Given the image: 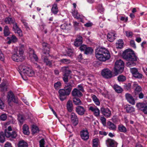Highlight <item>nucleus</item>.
Listing matches in <instances>:
<instances>
[{"label": "nucleus", "instance_id": "f257e3e1", "mask_svg": "<svg viewBox=\"0 0 147 147\" xmlns=\"http://www.w3.org/2000/svg\"><path fill=\"white\" fill-rule=\"evenodd\" d=\"M95 54L96 58L99 60L102 61H105L110 57L109 52L104 48H101L96 49Z\"/></svg>", "mask_w": 147, "mask_h": 147}, {"label": "nucleus", "instance_id": "f03ea898", "mask_svg": "<svg viewBox=\"0 0 147 147\" xmlns=\"http://www.w3.org/2000/svg\"><path fill=\"white\" fill-rule=\"evenodd\" d=\"M5 22L7 24H12L13 25V30L15 33H17L19 36H22V31L15 22V20L14 18L9 17L6 18L5 20Z\"/></svg>", "mask_w": 147, "mask_h": 147}, {"label": "nucleus", "instance_id": "7ed1b4c3", "mask_svg": "<svg viewBox=\"0 0 147 147\" xmlns=\"http://www.w3.org/2000/svg\"><path fill=\"white\" fill-rule=\"evenodd\" d=\"M19 69V73L22 76H23V74L29 77H32L34 75V72L32 69L23 65H20Z\"/></svg>", "mask_w": 147, "mask_h": 147}, {"label": "nucleus", "instance_id": "20e7f679", "mask_svg": "<svg viewBox=\"0 0 147 147\" xmlns=\"http://www.w3.org/2000/svg\"><path fill=\"white\" fill-rule=\"evenodd\" d=\"M124 68V63L123 61L119 60L115 63L114 67V74L115 76L120 74L123 72Z\"/></svg>", "mask_w": 147, "mask_h": 147}, {"label": "nucleus", "instance_id": "39448f33", "mask_svg": "<svg viewBox=\"0 0 147 147\" xmlns=\"http://www.w3.org/2000/svg\"><path fill=\"white\" fill-rule=\"evenodd\" d=\"M14 53L12 56V59L13 61L18 62L24 60V58L23 57V53H22L21 49L18 50L17 48H14Z\"/></svg>", "mask_w": 147, "mask_h": 147}, {"label": "nucleus", "instance_id": "423d86ee", "mask_svg": "<svg viewBox=\"0 0 147 147\" xmlns=\"http://www.w3.org/2000/svg\"><path fill=\"white\" fill-rule=\"evenodd\" d=\"M137 58L134 51L132 49H129V65H135L136 63L135 62L137 61Z\"/></svg>", "mask_w": 147, "mask_h": 147}, {"label": "nucleus", "instance_id": "0eeeda50", "mask_svg": "<svg viewBox=\"0 0 147 147\" xmlns=\"http://www.w3.org/2000/svg\"><path fill=\"white\" fill-rule=\"evenodd\" d=\"M12 129L11 127L9 126L7 129H6L5 130V135L7 138H15L17 136L16 133L15 131H13L11 132Z\"/></svg>", "mask_w": 147, "mask_h": 147}, {"label": "nucleus", "instance_id": "6e6552de", "mask_svg": "<svg viewBox=\"0 0 147 147\" xmlns=\"http://www.w3.org/2000/svg\"><path fill=\"white\" fill-rule=\"evenodd\" d=\"M58 92L60 99L62 101L66 99L67 96L69 95L70 93L64 88L59 90Z\"/></svg>", "mask_w": 147, "mask_h": 147}, {"label": "nucleus", "instance_id": "1a4fd4ad", "mask_svg": "<svg viewBox=\"0 0 147 147\" xmlns=\"http://www.w3.org/2000/svg\"><path fill=\"white\" fill-rule=\"evenodd\" d=\"M71 123L74 126H76L78 123V119L76 114L74 113H72L70 115Z\"/></svg>", "mask_w": 147, "mask_h": 147}, {"label": "nucleus", "instance_id": "9d476101", "mask_svg": "<svg viewBox=\"0 0 147 147\" xmlns=\"http://www.w3.org/2000/svg\"><path fill=\"white\" fill-rule=\"evenodd\" d=\"M101 74L104 78H110L112 77V72L108 69H103L102 71Z\"/></svg>", "mask_w": 147, "mask_h": 147}, {"label": "nucleus", "instance_id": "9b49d317", "mask_svg": "<svg viewBox=\"0 0 147 147\" xmlns=\"http://www.w3.org/2000/svg\"><path fill=\"white\" fill-rule=\"evenodd\" d=\"M89 110L92 112L93 115L96 117L100 115V110L96 106H90L89 107Z\"/></svg>", "mask_w": 147, "mask_h": 147}, {"label": "nucleus", "instance_id": "f8f14e48", "mask_svg": "<svg viewBox=\"0 0 147 147\" xmlns=\"http://www.w3.org/2000/svg\"><path fill=\"white\" fill-rule=\"evenodd\" d=\"M100 111L101 113L106 117H109L111 115V111L108 108L102 107L100 109Z\"/></svg>", "mask_w": 147, "mask_h": 147}, {"label": "nucleus", "instance_id": "ddd939ff", "mask_svg": "<svg viewBox=\"0 0 147 147\" xmlns=\"http://www.w3.org/2000/svg\"><path fill=\"white\" fill-rule=\"evenodd\" d=\"M80 136L82 139L84 140H87L89 138V133L87 130H83L80 132Z\"/></svg>", "mask_w": 147, "mask_h": 147}, {"label": "nucleus", "instance_id": "4468645a", "mask_svg": "<svg viewBox=\"0 0 147 147\" xmlns=\"http://www.w3.org/2000/svg\"><path fill=\"white\" fill-rule=\"evenodd\" d=\"M72 95L74 97H80L83 96V94L79 90L76 88H74L71 92Z\"/></svg>", "mask_w": 147, "mask_h": 147}, {"label": "nucleus", "instance_id": "2eb2a0df", "mask_svg": "<svg viewBox=\"0 0 147 147\" xmlns=\"http://www.w3.org/2000/svg\"><path fill=\"white\" fill-rule=\"evenodd\" d=\"M42 59L47 65L49 66L50 67H52V61L49 60L47 56L45 55H43L42 56Z\"/></svg>", "mask_w": 147, "mask_h": 147}, {"label": "nucleus", "instance_id": "dca6fc26", "mask_svg": "<svg viewBox=\"0 0 147 147\" xmlns=\"http://www.w3.org/2000/svg\"><path fill=\"white\" fill-rule=\"evenodd\" d=\"M76 111L80 115H83L86 112V109L82 106H79L76 107Z\"/></svg>", "mask_w": 147, "mask_h": 147}, {"label": "nucleus", "instance_id": "f3484780", "mask_svg": "<svg viewBox=\"0 0 147 147\" xmlns=\"http://www.w3.org/2000/svg\"><path fill=\"white\" fill-rule=\"evenodd\" d=\"M74 87V82L72 81L69 82L65 83L64 88L70 93L72 87Z\"/></svg>", "mask_w": 147, "mask_h": 147}, {"label": "nucleus", "instance_id": "a211bd4d", "mask_svg": "<svg viewBox=\"0 0 147 147\" xmlns=\"http://www.w3.org/2000/svg\"><path fill=\"white\" fill-rule=\"evenodd\" d=\"M106 144L108 147H117V144L114 140L108 139L106 141Z\"/></svg>", "mask_w": 147, "mask_h": 147}, {"label": "nucleus", "instance_id": "6ab92c4d", "mask_svg": "<svg viewBox=\"0 0 147 147\" xmlns=\"http://www.w3.org/2000/svg\"><path fill=\"white\" fill-rule=\"evenodd\" d=\"M7 98L9 102L13 101L16 103H18V102L17 99L15 98L13 93L11 92H10L9 93Z\"/></svg>", "mask_w": 147, "mask_h": 147}, {"label": "nucleus", "instance_id": "aec40b11", "mask_svg": "<svg viewBox=\"0 0 147 147\" xmlns=\"http://www.w3.org/2000/svg\"><path fill=\"white\" fill-rule=\"evenodd\" d=\"M83 43L82 38V36H79L75 39L74 42V45L76 47L80 46Z\"/></svg>", "mask_w": 147, "mask_h": 147}, {"label": "nucleus", "instance_id": "412c9836", "mask_svg": "<svg viewBox=\"0 0 147 147\" xmlns=\"http://www.w3.org/2000/svg\"><path fill=\"white\" fill-rule=\"evenodd\" d=\"M134 88H135L134 92L136 95L138 93L142 92V89L140 86L138 85L136 82H134L133 84Z\"/></svg>", "mask_w": 147, "mask_h": 147}, {"label": "nucleus", "instance_id": "4be33fe9", "mask_svg": "<svg viewBox=\"0 0 147 147\" xmlns=\"http://www.w3.org/2000/svg\"><path fill=\"white\" fill-rule=\"evenodd\" d=\"M67 109V111L69 112H71L73 109V105L72 101L70 100H68L66 105Z\"/></svg>", "mask_w": 147, "mask_h": 147}, {"label": "nucleus", "instance_id": "5701e85b", "mask_svg": "<svg viewBox=\"0 0 147 147\" xmlns=\"http://www.w3.org/2000/svg\"><path fill=\"white\" fill-rule=\"evenodd\" d=\"M115 34L112 32L109 33L107 36L108 40L110 42L113 41L115 38Z\"/></svg>", "mask_w": 147, "mask_h": 147}, {"label": "nucleus", "instance_id": "b1692460", "mask_svg": "<svg viewBox=\"0 0 147 147\" xmlns=\"http://www.w3.org/2000/svg\"><path fill=\"white\" fill-rule=\"evenodd\" d=\"M123 42L122 39L119 40L116 44V48L117 49H121L123 46Z\"/></svg>", "mask_w": 147, "mask_h": 147}, {"label": "nucleus", "instance_id": "393cba45", "mask_svg": "<svg viewBox=\"0 0 147 147\" xmlns=\"http://www.w3.org/2000/svg\"><path fill=\"white\" fill-rule=\"evenodd\" d=\"M79 97H73V101L76 105H80L82 104V103L79 98Z\"/></svg>", "mask_w": 147, "mask_h": 147}, {"label": "nucleus", "instance_id": "a878e982", "mask_svg": "<svg viewBox=\"0 0 147 147\" xmlns=\"http://www.w3.org/2000/svg\"><path fill=\"white\" fill-rule=\"evenodd\" d=\"M123 58L127 61L129 60V49L125 50L123 53Z\"/></svg>", "mask_w": 147, "mask_h": 147}, {"label": "nucleus", "instance_id": "bb28decb", "mask_svg": "<svg viewBox=\"0 0 147 147\" xmlns=\"http://www.w3.org/2000/svg\"><path fill=\"white\" fill-rule=\"evenodd\" d=\"M107 125L108 128L111 130H114L116 129V125L111 122L108 121L107 123Z\"/></svg>", "mask_w": 147, "mask_h": 147}, {"label": "nucleus", "instance_id": "cd10ccee", "mask_svg": "<svg viewBox=\"0 0 147 147\" xmlns=\"http://www.w3.org/2000/svg\"><path fill=\"white\" fill-rule=\"evenodd\" d=\"M28 144L23 140L20 141L18 144V147H28Z\"/></svg>", "mask_w": 147, "mask_h": 147}, {"label": "nucleus", "instance_id": "c85d7f7f", "mask_svg": "<svg viewBox=\"0 0 147 147\" xmlns=\"http://www.w3.org/2000/svg\"><path fill=\"white\" fill-rule=\"evenodd\" d=\"M23 132L25 134L28 135L29 134V127L26 124H24L23 126Z\"/></svg>", "mask_w": 147, "mask_h": 147}, {"label": "nucleus", "instance_id": "c756f323", "mask_svg": "<svg viewBox=\"0 0 147 147\" xmlns=\"http://www.w3.org/2000/svg\"><path fill=\"white\" fill-rule=\"evenodd\" d=\"M51 10L53 14H56L58 12V10L57 4L55 3L53 5Z\"/></svg>", "mask_w": 147, "mask_h": 147}, {"label": "nucleus", "instance_id": "7c9ffc66", "mask_svg": "<svg viewBox=\"0 0 147 147\" xmlns=\"http://www.w3.org/2000/svg\"><path fill=\"white\" fill-rule=\"evenodd\" d=\"M92 98L94 103L97 105H99L100 102L99 99L95 95H92Z\"/></svg>", "mask_w": 147, "mask_h": 147}, {"label": "nucleus", "instance_id": "2f4dec72", "mask_svg": "<svg viewBox=\"0 0 147 147\" xmlns=\"http://www.w3.org/2000/svg\"><path fill=\"white\" fill-rule=\"evenodd\" d=\"M146 106L144 103H139L136 104V106L137 107L142 111H143Z\"/></svg>", "mask_w": 147, "mask_h": 147}, {"label": "nucleus", "instance_id": "473e14b6", "mask_svg": "<svg viewBox=\"0 0 147 147\" xmlns=\"http://www.w3.org/2000/svg\"><path fill=\"white\" fill-rule=\"evenodd\" d=\"M113 88L115 91L118 93H121L123 91L122 88L117 84L114 85Z\"/></svg>", "mask_w": 147, "mask_h": 147}, {"label": "nucleus", "instance_id": "72a5a7b5", "mask_svg": "<svg viewBox=\"0 0 147 147\" xmlns=\"http://www.w3.org/2000/svg\"><path fill=\"white\" fill-rule=\"evenodd\" d=\"M118 129L119 131L121 132L125 133L127 131L126 127L122 124L119 125Z\"/></svg>", "mask_w": 147, "mask_h": 147}, {"label": "nucleus", "instance_id": "f704fd0d", "mask_svg": "<svg viewBox=\"0 0 147 147\" xmlns=\"http://www.w3.org/2000/svg\"><path fill=\"white\" fill-rule=\"evenodd\" d=\"M3 33L4 35L5 36H9L10 34V32L9 30V28L7 26H6L5 27Z\"/></svg>", "mask_w": 147, "mask_h": 147}, {"label": "nucleus", "instance_id": "c9c22d12", "mask_svg": "<svg viewBox=\"0 0 147 147\" xmlns=\"http://www.w3.org/2000/svg\"><path fill=\"white\" fill-rule=\"evenodd\" d=\"M61 63L65 64H68L71 63V61L69 59H63L60 60Z\"/></svg>", "mask_w": 147, "mask_h": 147}, {"label": "nucleus", "instance_id": "e433bc0d", "mask_svg": "<svg viewBox=\"0 0 147 147\" xmlns=\"http://www.w3.org/2000/svg\"><path fill=\"white\" fill-rule=\"evenodd\" d=\"M93 52V49L91 48L87 47L84 51V53L87 55L90 54Z\"/></svg>", "mask_w": 147, "mask_h": 147}, {"label": "nucleus", "instance_id": "4c0bfd02", "mask_svg": "<svg viewBox=\"0 0 147 147\" xmlns=\"http://www.w3.org/2000/svg\"><path fill=\"white\" fill-rule=\"evenodd\" d=\"M5 141L4 133L3 131L0 132V142L3 143Z\"/></svg>", "mask_w": 147, "mask_h": 147}, {"label": "nucleus", "instance_id": "58836bf2", "mask_svg": "<svg viewBox=\"0 0 147 147\" xmlns=\"http://www.w3.org/2000/svg\"><path fill=\"white\" fill-rule=\"evenodd\" d=\"M130 71L133 77L138 72L137 69L136 68H130Z\"/></svg>", "mask_w": 147, "mask_h": 147}, {"label": "nucleus", "instance_id": "ea45409f", "mask_svg": "<svg viewBox=\"0 0 147 147\" xmlns=\"http://www.w3.org/2000/svg\"><path fill=\"white\" fill-rule=\"evenodd\" d=\"M72 15L74 17L77 19H78L80 18L79 17V15L77 11H74L72 12Z\"/></svg>", "mask_w": 147, "mask_h": 147}, {"label": "nucleus", "instance_id": "a19ab883", "mask_svg": "<svg viewBox=\"0 0 147 147\" xmlns=\"http://www.w3.org/2000/svg\"><path fill=\"white\" fill-rule=\"evenodd\" d=\"M32 133L34 134L37 133L39 131L38 127L34 125H33L32 126Z\"/></svg>", "mask_w": 147, "mask_h": 147}, {"label": "nucleus", "instance_id": "79ce46f5", "mask_svg": "<svg viewBox=\"0 0 147 147\" xmlns=\"http://www.w3.org/2000/svg\"><path fill=\"white\" fill-rule=\"evenodd\" d=\"M50 47L49 45H48L46 47L44 48L43 49L44 54L45 55L46 54H49L50 51Z\"/></svg>", "mask_w": 147, "mask_h": 147}, {"label": "nucleus", "instance_id": "37998d69", "mask_svg": "<svg viewBox=\"0 0 147 147\" xmlns=\"http://www.w3.org/2000/svg\"><path fill=\"white\" fill-rule=\"evenodd\" d=\"M135 103L134 99L131 95L129 94V103L132 105H134Z\"/></svg>", "mask_w": 147, "mask_h": 147}, {"label": "nucleus", "instance_id": "c03bdc74", "mask_svg": "<svg viewBox=\"0 0 147 147\" xmlns=\"http://www.w3.org/2000/svg\"><path fill=\"white\" fill-rule=\"evenodd\" d=\"M117 79L119 82H123L126 80V78L125 76L123 75H120L118 77Z\"/></svg>", "mask_w": 147, "mask_h": 147}, {"label": "nucleus", "instance_id": "a18cd8bd", "mask_svg": "<svg viewBox=\"0 0 147 147\" xmlns=\"http://www.w3.org/2000/svg\"><path fill=\"white\" fill-rule=\"evenodd\" d=\"M98 138H95L93 140V147H97L98 144Z\"/></svg>", "mask_w": 147, "mask_h": 147}, {"label": "nucleus", "instance_id": "49530a36", "mask_svg": "<svg viewBox=\"0 0 147 147\" xmlns=\"http://www.w3.org/2000/svg\"><path fill=\"white\" fill-rule=\"evenodd\" d=\"M21 22L25 26L27 30H29L30 28L28 26V24L26 22V20L23 19L21 20Z\"/></svg>", "mask_w": 147, "mask_h": 147}, {"label": "nucleus", "instance_id": "de8ad7c7", "mask_svg": "<svg viewBox=\"0 0 147 147\" xmlns=\"http://www.w3.org/2000/svg\"><path fill=\"white\" fill-rule=\"evenodd\" d=\"M7 115L5 114H3L0 116V119L3 121H5L7 118Z\"/></svg>", "mask_w": 147, "mask_h": 147}, {"label": "nucleus", "instance_id": "09e8293b", "mask_svg": "<svg viewBox=\"0 0 147 147\" xmlns=\"http://www.w3.org/2000/svg\"><path fill=\"white\" fill-rule=\"evenodd\" d=\"M87 46L84 45H81L79 47V49L81 51H85Z\"/></svg>", "mask_w": 147, "mask_h": 147}, {"label": "nucleus", "instance_id": "8fccbe9b", "mask_svg": "<svg viewBox=\"0 0 147 147\" xmlns=\"http://www.w3.org/2000/svg\"><path fill=\"white\" fill-rule=\"evenodd\" d=\"M142 75L138 72L134 77L136 78L141 79L142 78Z\"/></svg>", "mask_w": 147, "mask_h": 147}, {"label": "nucleus", "instance_id": "3c124183", "mask_svg": "<svg viewBox=\"0 0 147 147\" xmlns=\"http://www.w3.org/2000/svg\"><path fill=\"white\" fill-rule=\"evenodd\" d=\"M78 89L81 92H84V90L82 84L79 85L78 86Z\"/></svg>", "mask_w": 147, "mask_h": 147}, {"label": "nucleus", "instance_id": "603ef678", "mask_svg": "<svg viewBox=\"0 0 147 147\" xmlns=\"http://www.w3.org/2000/svg\"><path fill=\"white\" fill-rule=\"evenodd\" d=\"M68 76L66 74H63V78L65 83L68 82Z\"/></svg>", "mask_w": 147, "mask_h": 147}, {"label": "nucleus", "instance_id": "864d4df0", "mask_svg": "<svg viewBox=\"0 0 147 147\" xmlns=\"http://www.w3.org/2000/svg\"><path fill=\"white\" fill-rule=\"evenodd\" d=\"M11 40L13 42H15L18 41V39L14 35H12L11 37Z\"/></svg>", "mask_w": 147, "mask_h": 147}, {"label": "nucleus", "instance_id": "5fc2aeb1", "mask_svg": "<svg viewBox=\"0 0 147 147\" xmlns=\"http://www.w3.org/2000/svg\"><path fill=\"white\" fill-rule=\"evenodd\" d=\"M61 84L60 82H58L55 83L54 85V86L56 89H58L61 86Z\"/></svg>", "mask_w": 147, "mask_h": 147}, {"label": "nucleus", "instance_id": "6e6d98bb", "mask_svg": "<svg viewBox=\"0 0 147 147\" xmlns=\"http://www.w3.org/2000/svg\"><path fill=\"white\" fill-rule=\"evenodd\" d=\"M130 45L134 49L136 48V46L135 41L134 40H131L130 41Z\"/></svg>", "mask_w": 147, "mask_h": 147}, {"label": "nucleus", "instance_id": "4d7b16f0", "mask_svg": "<svg viewBox=\"0 0 147 147\" xmlns=\"http://www.w3.org/2000/svg\"><path fill=\"white\" fill-rule=\"evenodd\" d=\"M45 140L44 139H42L39 142L40 147H45Z\"/></svg>", "mask_w": 147, "mask_h": 147}, {"label": "nucleus", "instance_id": "13d9d810", "mask_svg": "<svg viewBox=\"0 0 147 147\" xmlns=\"http://www.w3.org/2000/svg\"><path fill=\"white\" fill-rule=\"evenodd\" d=\"M67 24L64 23L61 25V28L63 30L68 29L67 28Z\"/></svg>", "mask_w": 147, "mask_h": 147}, {"label": "nucleus", "instance_id": "bf43d9fd", "mask_svg": "<svg viewBox=\"0 0 147 147\" xmlns=\"http://www.w3.org/2000/svg\"><path fill=\"white\" fill-rule=\"evenodd\" d=\"M100 120L102 123L104 125H105L106 124V119L105 117H101L100 118Z\"/></svg>", "mask_w": 147, "mask_h": 147}, {"label": "nucleus", "instance_id": "052dcab7", "mask_svg": "<svg viewBox=\"0 0 147 147\" xmlns=\"http://www.w3.org/2000/svg\"><path fill=\"white\" fill-rule=\"evenodd\" d=\"M32 55L35 61H37L38 59V57L36 54H35L34 50H32Z\"/></svg>", "mask_w": 147, "mask_h": 147}, {"label": "nucleus", "instance_id": "680f3d73", "mask_svg": "<svg viewBox=\"0 0 147 147\" xmlns=\"http://www.w3.org/2000/svg\"><path fill=\"white\" fill-rule=\"evenodd\" d=\"M137 95H138V97L140 99H142L143 98L144 96V94L142 92H141L139 93H138Z\"/></svg>", "mask_w": 147, "mask_h": 147}, {"label": "nucleus", "instance_id": "e2e57ef3", "mask_svg": "<svg viewBox=\"0 0 147 147\" xmlns=\"http://www.w3.org/2000/svg\"><path fill=\"white\" fill-rule=\"evenodd\" d=\"M83 59L82 55L81 54H80L77 57V59L79 61H80Z\"/></svg>", "mask_w": 147, "mask_h": 147}, {"label": "nucleus", "instance_id": "0e129e2a", "mask_svg": "<svg viewBox=\"0 0 147 147\" xmlns=\"http://www.w3.org/2000/svg\"><path fill=\"white\" fill-rule=\"evenodd\" d=\"M0 87L3 89L5 88L6 89V84L5 83H2L0 84Z\"/></svg>", "mask_w": 147, "mask_h": 147}, {"label": "nucleus", "instance_id": "69168bd1", "mask_svg": "<svg viewBox=\"0 0 147 147\" xmlns=\"http://www.w3.org/2000/svg\"><path fill=\"white\" fill-rule=\"evenodd\" d=\"M24 47V46L23 45H21L20 47H16L14 48H17L18 50H19L20 49L22 50V53H23V48Z\"/></svg>", "mask_w": 147, "mask_h": 147}, {"label": "nucleus", "instance_id": "338daca9", "mask_svg": "<svg viewBox=\"0 0 147 147\" xmlns=\"http://www.w3.org/2000/svg\"><path fill=\"white\" fill-rule=\"evenodd\" d=\"M18 119L21 124H22L24 121V119L23 117H22V116L19 117Z\"/></svg>", "mask_w": 147, "mask_h": 147}, {"label": "nucleus", "instance_id": "774afa93", "mask_svg": "<svg viewBox=\"0 0 147 147\" xmlns=\"http://www.w3.org/2000/svg\"><path fill=\"white\" fill-rule=\"evenodd\" d=\"M5 147H12L11 144L10 143L7 142L5 145Z\"/></svg>", "mask_w": 147, "mask_h": 147}]
</instances>
